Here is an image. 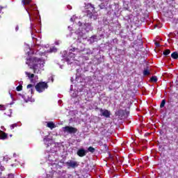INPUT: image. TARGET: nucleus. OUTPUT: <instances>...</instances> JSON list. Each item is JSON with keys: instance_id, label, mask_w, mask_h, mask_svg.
<instances>
[{"instance_id": "nucleus-15", "label": "nucleus", "mask_w": 178, "mask_h": 178, "mask_svg": "<svg viewBox=\"0 0 178 178\" xmlns=\"http://www.w3.org/2000/svg\"><path fill=\"white\" fill-rule=\"evenodd\" d=\"M170 54V49H166L163 52V55H164V56H168V55H169Z\"/></svg>"}, {"instance_id": "nucleus-8", "label": "nucleus", "mask_w": 178, "mask_h": 178, "mask_svg": "<svg viewBox=\"0 0 178 178\" xmlns=\"http://www.w3.org/2000/svg\"><path fill=\"white\" fill-rule=\"evenodd\" d=\"M47 126L49 127V129H51L52 130L53 129H55L56 127V125L53 122H47Z\"/></svg>"}, {"instance_id": "nucleus-3", "label": "nucleus", "mask_w": 178, "mask_h": 178, "mask_svg": "<svg viewBox=\"0 0 178 178\" xmlns=\"http://www.w3.org/2000/svg\"><path fill=\"white\" fill-rule=\"evenodd\" d=\"M63 130L64 133H69V134H76L77 133L78 129L76 127L66 126L63 127Z\"/></svg>"}, {"instance_id": "nucleus-12", "label": "nucleus", "mask_w": 178, "mask_h": 178, "mask_svg": "<svg viewBox=\"0 0 178 178\" xmlns=\"http://www.w3.org/2000/svg\"><path fill=\"white\" fill-rule=\"evenodd\" d=\"M25 74L29 77V79H34V74H31L30 72H25Z\"/></svg>"}, {"instance_id": "nucleus-26", "label": "nucleus", "mask_w": 178, "mask_h": 178, "mask_svg": "<svg viewBox=\"0 0 178 178\" xmlns=\"http://www.w3.org/2000/svg\"><path fill=\"white\" fill-rule=\"evenodd\" d=\"M99 6L100 9H105V4H104V3L99 5Z\"/></svg>"}, {"instance_id": "nucleus-14", "label": "nucleus", "mask_w": 178, "mask_h": 178, "mask_svg": "<svg viewBox=\"0 0 178 178\" xmlns=\"http://www.w3.org/2000/svg\"><path fill=\"white\" fill-rule=\"evenodd\" d=\"M88 151L89 152H91V154H94V152H95V148H94L93 147L90 146V147L88 148Z\"/></svg>"}, {"instance_id": "nucleus-6", "label": "nucleus", "mask_w": 178, "mask_h": 178, "mask_svg": "<svg viewBox=\"0 0 178 178\" xmlns=\"http://www.w3.org/2000/svg\"><path fill=\"white\" fill-rule=\"evenodd\" d=\"M101 116H104V118H111V111L107 109H100Z\"/></svg>"}, {"instance_id": "nucleus-9", "label": "nucleus", "mask_w": 178, "mask_h": 178, "mask_svg": "<svg viewBox=\"0 0 178 178\" xmlns=\"http://www.w3.org/2000/svg\"><path fill=\"white\" fill-rule=\"evenodd\" d=\"M0 138L1 140H6V138H8V134L1 131V134L0 135Z\"/></svg>"}, {"instance_id": "nucleus-16", "label": "nucleus", "mask_w": 178, "mask_h": 178, "mask_svg": "<svg viewBox=\"0 0 178 178\" xmlns=\"http://www.w3.org/2000/svg\"><path fill=\"white\" fill-rule=\"evenodd\" d=\"M26 88H31V94H33V90L34 89V85L29 84Z\"/></svg>"}, {"instance_id": "nucleus-19", "label": "nucleus", "mask_w": 178, "mask_h": 178, "mask_svg": "<svg viewBox=\"0 0 178 178\" xmlns=\"http://www.w3.org/2000/svg\"><path fill=\"white\" fill-rule=\"evenodd\" d=\"M165 104H166V100L165 99H163L161 101V104H160V108H163V106H165Z\"/></svg>"}, {"instance_id": "nucleus-21", "label": "nucleus", "mask_w": 178, "mask_h": 178, "mask_svg": "<svg viewBox=\"0 0 178 178\" xmlns=\"http://www.w3.org/2000/svg\"><path fill=\"white\" fill-rule=\"evenodd\" d=\"M58 49H56V47H53L51 48H50V52H57Z\"/></svg>"}, {"instance_id": "nucleus-30", "label": "nucleus", "mask_w": 178, "mask_h": 178, "mask_svg": "<svg viewBox=\"0 0 178 178\" xmlns=\"http://www.w3.org/2000/svg\"><path fill=\"white\" fill-rule=\"evenodd\" d=\"M176 132L178 133V127H177Z\"/></svg>"}, {"instance_id": "nucleus-11", "label": "nucleus", "mask_w": 178, "mask_h": 178, "mask_svg": "<svg viewBox=\"0 0 178 178\" xmlns=\"http://www.w3.org/2000/svg\"><path fill=\"white\" fill-rule=\"evenodd\" d=\"M171 58H172V59H178L177 51H175V52L172 53Z\"/></svg>"}, {"instance_id": "nucleus-17", "label": "nucleus", "mask_w": 178, "mask_h": 178, "mask_svg": "<svg viewBox=\"0 0 178 178\" xmlns=\"http://www.w3.org/2000/svg\"><path fill=\"white\" fill-rule=\"evenodd\" d=\"M144 76H148L149 74H151V72L148 70H144L143 71Z\"/></svg>"}, {"instance_id": "nucleus-4", "label": "nucleus", "mask_w": 178, "mask_h": 178, "mask_svg": "<svg viewBox=\"0 0 178 178\" xmlns=\"http://www.w3.org/2000/svg\"><path fill=\"white\" fill-rule=\"evenodd\" d=\"M22 3L24 6H26V5H29V9H30V10H37V7L35 6V5H31L30 3H31V0H22Z\"/></svg>"}, {"instance_id": "nucleus-10", "label": "nucleus", "mask_w": 178, "mask_h": 178, "mask_svg": "<svg viewBox=\"0 0 178 178\" xmlns=\"http://www.w3.org/2000/svg\"><path fill=\"white\" fill-rule=\"evenodd\" d=\"M150 81L151 83H156L158 81V77L156 76H152L150 78Z\"/></svg>"}, {"instance_id": "nucleus-25", "label": "nucleus", "mask_w": 178, "mask_h": 178, "mask_svg": "<svg viewBox=\"0 0 178 178\" xmlns=\"http://www.w3.org/2000/svg\"><path fill=\"white\" fill-rule=\"evenodd\" d=\"M7 178H15V175H13V174H8Z\"/></svg>"}, {"instance_id": "nucleus-5", "label": "nucleus", "mask_w": 178, "mask_h": 178, "mask_svg": "<svg viewBox=\"0 0 178 178\" xmlns=\"http://www.w3.org/2000/svg\"><path fill=\"white\" fill-rule=\"evenodd\" d=\"M68 168H72V169H75L79 166V162L73 160H69L65 163Z\"/></svg>"}, {"instance_id": "nucleus-20", "label": "nucleus", "mask_w": 178, "mask_h": 178, "mask_svg": "<svg viewBox=\"0 0 178 178\" xmlns=\"http://www.w3.org/2000/svg\"><path fill=\"white\" fill-rule=\"evenodd\" d=\"M88 6H89V8H91L92 12H94L95 10V7H94V5L89 3Z\"/></svg>"}, {"instance_id": "nucleus-24", "label": "nucleus", "mask_w": 178, "mask_h": 178, "mask_svg": "<svg viewBox=\"0 0 178 178\" xmlns=\"http://www.w3.org/2000/svg\"><path fill=\"white\" fill-rule=\"evenodd\" d=\"M154 45H156L157 48H159V47H161V43H159V42H156L154 43Z\"/></svg>"}, {"instance_id": "nucleus-1", "label": "nucleus", "mask_w": 178, "mask_h": 178, "mask_svg": "<svg viewBox=\"0 0 178 178\" xmlns=\"http://www.w3.org/2000/svg\"><path fill=\"white\" fill-rule=\"evenodd\" d=\"M42 60L41 58H38L37 57H30L26 59V64L31 66V69H33V73L37 72V69H38V65H41Z\"/></svg>"}, {"instance_id": "nucleus-28", "label": "nucleus", "mask_w": 178, "mask_h": 178, "mask_svg": "<svg viewBox=\"0 0 178 178\" xmlns=\"http://www.w3.org/2000/svg\"><path fill=\"white\" fill-rule=\"evenodd\" d=\"M70 56H71V58H75V55L73 53H70Z\"/></svg>"}, {"instance_id": "nucleus-13", "label": "nucleus", "mask_w": 178, "mask_h": 178, "mask_svg": "<svg viewBox=\"0 0 178 178\" xmlns=\"http://www.w3.org/2000/svg\"><path fill=\"white\" fill-rule=\"evenodd\" d=\"M87 13V17H89L90 19H92V12L90 11V10H87L86 11Z\"/></svg>"}, {"instance_id": "nucleus-32", "label": "nucleus", "mask_w": 178, "mask_h": 178, "mask_svg": "<svg viewBox=\"0 0 178 178\" xmlns=\"http://www.w3.org/2000/svg\"><path fill=\"white\" fill-rule=\"evenodd\" d=\"M2 165H1V161H0V167H1Z\"/></svg>"}, {"instance_id": "nucleus-22", "label": "nucleus", "mask_w": 178, "mask_h": 178, "mask_svg": "<svg viewBox=\"0 0 178 178\" xmlns=\"http://www.w3.org/2000/svg\"><path fill=\"white\" fill-rule=\"evenodd\" d=\"M17 91H22L23 90V86L19 85L16 88Z\"/></svg>"}, {"instance_id": "nucleus-2", "label": "nucleus", "mask_w": 178, "mask_h": 178, "mask_svg": "<svg viewBox=\"0 0 178 178\" xmlns=\"http://www.w3.org/2000/svg\"><path fill=\"white\" fill-rule=\"evenodd\" d=\"M48 87V83L42 81L38 83L35 85V88L36 91H38V92H44V91H45V90H47Z\"/></svg>"}, {"instance_id": "nucleus-7", "label": "nucleus", "mask_w": 178, "mask_h": 178, "mask_svg": "<svg viewBox=\"0 0 178 178\" xmlns=\"http://www.w3.org/2000/svg\"><path fill=\"white\" fill-rule=\"evenodd\" d=\"M76 154L78 156H80V158H83V156H86V155H87V150L84 149H79L77 151Z\"/></svg>"}, {"instance_id": "nucleus-27", "label": "nucleus", "mask_w": 178, "mask_h": 178, "mask_svg": "<svg viewBox=\"0 0 178 178\" xmlns=\"http://www.w3.org/2000/svg\"><path fill=\"white\" fill-rule=\"evenodd\" d=\"M0 111H5V106L0 105Z\"/></svg>"}, {"instance_id": "nucleus-29", "label": "nucleus", "mask_w": 178, "mask_h": 178, "mask_svg": "<svg viewBox=\"0 0 178 178\" xmlns=\"http://www.w3.org/2000/svg\"><path fill=\"white\" fill-rule=\"evenodd\" d=\"M16 31H19V26H17L15 28Z\"/></svg>"}, {"instance_id": "nucleus-18", "label": "nucleus", "mask_w": 178, "mask_h": 178, "mask_svg": "<svg viewBox=\"0 0 178 178\" xmlns=\"http://www.w3.org/2000/svg\"><path fill=\"white\" fill-rule=\"evenodd\" d=\"M18 126H19V125H18L17 123H15V124H11L10 126V130H13V129H15V127H17Z\"/></svg>"}, {"instance_id": "nucleus-23", "label": "nucleus", "mask_w": 178, "mask_h": 178, "mask_svg": "<svg viewBox=\"0 0 178 178\" xmlns=\"http://www.w3.org/2000/svg\"><path fill=\"white\" fill-rule=\"evenodd\" d=\"M104 151H108L109 149V147H108V145L104 144L103 145Z\"/></svg>"}, {"instance_id": "nucleus-31", "label": "nucleus", "mask_w": 178, "mask_h": 178, "mask_svg": "<svg viewBox=\"0 0 178 178\" xmlns=\"http://www.w3.org/2000/svg\"><path fill=\"white\" fill-rule=\"evenodd\" d=\"M109 90H110V91H112V88H110Z\"/></svg>"}]
</instances>
